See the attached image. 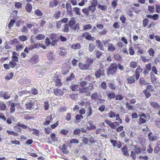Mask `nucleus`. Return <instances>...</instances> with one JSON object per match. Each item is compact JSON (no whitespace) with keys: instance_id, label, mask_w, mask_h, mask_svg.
<instances>
[{"instance_id":"f257e3e1","label":"nucleus","mask_w":160,"mask_h":160,"mask_svg":"<svg viewBox=\"0 0 160 160\" xmlns=\"http://www.w3.org/2000/svg\"><path fill=\"white\" fill-rule=\"evenodd\" d=\"M117 70V65L116 63H112L110 65L108 68V73L110 75H113Z\"/></svg>"},{"instance_id":"f03ea898","label":"nucleus","mask_w":160,"mask_h":160,"mask_svg":"<svg viewBox=\"0 0 160 160\" xmlns=\"http://www.w3.org/2000/svg\"><path fill=\"white\" fill-rule=\"evenodd\" d=\"M11 43L12 45H16V48L17 51L21 50L22 48V45L17 40V39H14L11 41Z\"/></svg>"},{"instance_id":"7ed1b4c3","label":"nucleus","mask_w":160,"mask_h":160,"mask_svg":"<svg viewBox=\"0 0 160 160\" xmlns=\"http://www.w3.org/2000/svg\"><path fill=\"white\" fill-rule=\"evenodd\" d=\"M47 58L50 61L52 62L55 60L56 55L53 52H49L47 55Z\"/></svg>"},{"instance_id":"20e7f679","label":"nucleus","mask_w":160,"mask_h":160,"mask_svg":"<svg viewBox=\"0 0 160 160\" xmlns=\"http://www.w3.org/2000/svg\"><path fill=\"white\" fill-rule=\"evenodd\" d=\"M52 79L54 82L55 86L59 87L62 85L61 81L58 77L54 76L52 78Z\"/></svg>"},{"instance_id":"39448f33","label":"nucleus","mask_w":160,"mask_h":160,"mask_svg":"<svg viewBox=\"0 0 160 160\" xmlns=\"http://www.w3.org/2000/svg\"><path fill=\"white\" fill-rule=\"evenodd\" d=\"M105 75L104 70L103 69H99L97 70L95 73V77L98 78H100L101 76H103Z\"/></svg>"},{"instance_id":"423d86ee","label":"nucleus","mask_w":160,"mask_h":160,"mask_svg":"<svg viewBox=\"0 0 160 160\" xmlns=\"http://www.w3.org/2000/svg\"><path fill=\"white\" fill-rule=\"evenodd\" d=\"M53 91L54 94L57 96H62L64 94V92L62 90L57 88H54Z\"/></svg>"},{"instance_id":"0eeeda50","label":"nucleus","mask_w":160,"mask_h":160,"mask_svg":"<svg viewBox=\"0 0 160 160\" xmlns=\"http://www.w3.org/2000/svg\"><path fill=\"white\" fill-rule=\"evenodd\" d=\"M33 103L34 102L32 100H30V102L25 104V108L28 110H31L34 108V104Z\"/></svg>"},{"instance_id":"6e6552de","label":"nucleus","mask_w":160,"mask_h":160,"mask_svg":"<svg viewBox=\"0 0 160 160\" xmlns=\"http://www.w3.org/2000/svg\"><path fill=\"white\" fill-rule=\"evenodd\" d=\"M39 60L38 57L37 55H34L30 60V62L32 64L37 63Z\"/></svg>"},{"instance_id":"1a4fd4ad","label":"nucleus","mask_w":160,"mask_h":160,"mask_svg":"<svg viewBox=\"0 0 160 160\" xmlns=\"http://www.w3.org/2000/svg\"><path fill=\"white\" fill-rule=\"evenodd\" d=\"M142 69L140 67H138L137 68L135 72V78L137 80L140 76V74L142 72Z\"/></svg>"},{"instance_id":"9d476101","label":"nucleus","mask_w":160,"mask_h":160,"mask_svg":"<svg viewBox=\"0 0 160 160\" xmlns=\"http://www.w3.org/2000/svg\"><path fill=\"white\" fill-rule=\"evenodd\" d=\"M79 67L81 70H88L90 68L89 65L87 63L83 64L82 63H79Z\"/></svg>"},{"instance_id":"9b49d317","label":"nucleus","mask_w":160,"mask_h":160,"mask_svg":"<svg viewBox=\"0 0 160 160\" xmlns=\"http://www.w3.org/2000/svg\"><path fill=\"white\" fill-rule=\"evenodd\" d=\"M59 3L60 2L58 0H52L50 3L49 7L53 8L57 6Z\"/></svg>"},{"instance_id":"f8f14e48","label":"nucleus","mask_w":160,"mask_h":160,"mask_svg":"<svg viewBox=\"0 0 160 160\" xmlns=\"http://www.w3.org/2000/svg\"><path fill=\"white\" fill-rule=\"evenodd\" d=\"M135 76L134 74L132 76H130L127 78V81L128 83L129 84L134 83L135 82Z\"/></svg>"},{"instance_id":"ddd939ff","label":"nucleus","mask_w":160,"mask_h":160,"mask_svg":"<svg viewBox=\"0 0 160 160\" xmlns=\"http://www.w3.org/2000/svg\"><path fill=\"white\" fill-rule=\"evenodd\" d=\"M83 36L87 39L88 40H93V38L92 37L91 34L88 32H85L83 34Z\"/></svg>"},{"instance_id":"4468645a","label":"nucleus","mask_w":160,"mask_h":160,"mask_svg":"<svg viewBox=\"0 0 160 160\" xmlns=\"http://www.w3.org/2000/svg\"><path fill=\"white\" fill-rule=\"evenodd\" d=\"M146 16L148 18L153 19L154 20H157L159 18V16L158 14H154L153 15L147 14Z\"/></svg>"},{"instance_id":"2eb2a0df","label":"nucleus","mask_w":160,"mask_h":160,"mask_svg":"<svg viewBox=\"0 0 160 160\" xmlns=\"http://www.w3.org/2000/svg\"><path fill=\"white\" fill-rule=\"evenodd\" d=\"M121 150L124 155L126 156H129L128 149L126 146H124L123 147L121 148Z\"/></svg>"},{"instance_id":"dca6fc26","label":"nucleus","mask_w":160,"mask_h":160,"mask_svg":"<svg viewBox=\"0 0 160 160\" xmlns=\"http://www.w3.org/2000/svg\"><path fill=\"white\" fill-rule=\"evenodd\" d=\"M59 54L62 56H64L66 55L67 52L66 51L62 48H60L58 49Z\"/></svg>"},{"instance_id":"f3484780","label":"nucleus","mask_w":160,"mask_h":160,"mask_svg":"<svg viewBox=\"0 0 160 160\" xmlns=\"http://www.w3.org/2000/svg\"><path fill=\"white\" fill-rule=\"evenodd\" d=\"M80 87L79 85L75 84L72 85L71 86V88L72 91L76 92L79 91Z\"/></svg>"},{"instance_id":"a211bd4d","label":"nucleus","mask_w":160,"mask_h":160,"mask_svg":"<svg viewBox=\"0 0 160 160\" xmlns=\"http://www.w3.org/2000/svg\"><path fill=\"white\" fill-rule=\"evenodd\" d=\"M150 104L155 109H158L160 108V106L156 102H150Z\"/></svg>"},{"instance_id":"6ab92c4d","label":"nucleus","mask_w":160,"mask_h":160,"mask_svg":"<svg viewBox=\"0 0 160 160\" xmlns=\"http://www.w3.org/2000/svg\"><path fill=\"white\" fill-rule=\"evenodd\" d=\"M92 109L91 106L87 107V112L86 113L87 117H90L92 114Z\"/></svg>"},{"instance_id":"aec40b11","label":"nucleus","mask_w":160,"mask_h":160,"mask_svg":"<svg viewBox=\"0 0 160 160\" xmlns=\"http://www.w3.org/2000/svg\"><path fill=\"white\" fill-rule=\"evenodd\" d=\"M152 134V133L151 132H150L148 134V137L150 141H153L156 140L157 138L156 136L154 135H151Z\"/></svg>"},{"instance_id":"412c9836","label":"nucleus","mask_w":160,"mask_h":160,"mask_svg":"<svg viewBox=\"0 0 160 160\" xmlns=\"http://www.w3.org/2000/svg\"><path fill=\"white\" fill-rule=\"evenodd\" d=\"M116 49L115 46L111 43H110L108 46V50L110 52H113Z\"/></svg>"},{"instance_id":"4be33fe9","label":"nucleus","mask_w":160,"mask_h":160,"mask_svg":"<svg viewBox=\"0 0 160 160\" xmlns=\"http://www.w3.org/2000/svg\"><path fill=\"white\" fill-rule=\"evenodd\" d=\"M32 7L31 4L28 3L26 4L25 7V9L29 13L32 10Z\"/></svg>"},{"instance_id":"5701e85b","label":"nucleus","mask_w":160,"mask_h":160,"mask_svg":"<svg viewBox=\"0 0 160 160\" xmlns=\"http://www.w3.org/2000/svg\"><path fill=\"white\" fill-rule=\"evenodd\" d=\"M75 19L76 18H71L70 20L68 22V25L70 27H72V26L75 24L76 22Z\"/></svg>"},{"instance_id":"b1692460","label":"nucleus","mask_w":160,"mask_h":160,"mask_svg":"<svg viewBox=\"0 0 160 160\" xmlns=\"http://www.w3.org/2000/svg\"><path fill=\"white\" fill-rule=\"evenodd\" d=\"M133 150L137 154H139L141 152V148H139L137 145H135L133 149Z\"/></svg>"},{"instance_id":"393cba45","label":"nucleus","mask_w":160,"mask_h":160,"mask_svg":"<svg viewBox=\"0 0 160 160\" xmlns=\"http://www.w3.org/2000/svg\"><path fill=\"white\" fill-rule=\"evenodd\" d=\"M108 85L109 88L113 90H114L116 89L117 86L113 82H111L108 83Z\"/></svg>"},{"instance_id":"a878e982","label":"nucleus","mask_w":160,"mask_h":160,"mask_svg":"<svg viewBox=\"0 0 160 160\" xmlns=\"http://www.w3.org/2000/svg\"><path fill=\"white\" fill-rule=\"evenodd\" d=\"M139 83L141 85H147L148 83L147 82L145 81V79L143 77L140 78L139 80Z\"/></svg>"},{"instance_id":"bb28decb","label":"nucleus","mask_w":160,"mask_h":160,"mask_svg":"<svg viewBox=\"0 0 160 160\" xmlns=\"http://www.w3.org/2000/svg\"><path fill=\"white\" fill-rule=\"evenodd\" d=\"M138 66V62H137L132 61L130 63V66L131 68H135Z\"/></svg>"},{"instance_id":"cd10ccee","label":"nucleus","mask_w":160,"mask_h":160,"mask_svg":"<svg viewBox=\"0 0 160 160\" xmlns=\"http://www.w3.org/2000/svg\"><path fill=\"white\" fill-rule=\"evenodd\" d=\"M89 13H93L96 10V7L94 6L91 5L88 7Z\"/></svg>"},{"instance_id":"c85d7f7f","label":"nucleus","mask_w":160,"mask_h":160,"mask_svg":"<svg viewBox=\"0 0 160 160\" xmlns=\"http://www.w3.org/2000/svg\"><path fill=\"white\" fill-rule=\"evenodd\" d=\"M107 96L109 99H111L115 97V94L114 92H111L108 93Z\"/></svg>"},{"instance_id":"c756f323","label":"nucleus","mask_w":160,"mask_h":160,"mask_svg":"<svg viewBox=\"0 0 160 160\" xmlns=\"http://www.w3.org/2000/svg\"><path fill=\"white\" fill-rule=\"evenodd\" d=\"M67 146L65 144H63L61 148V150L63 153L67 154L68 153V151H67Z\"/></svg>"},{"instance_id":"7c9ffc66","label":"nucleus","mask_w":160,"mask_h":160,"mask_svg":"<svg viewBox=\"0 0 160 160\" xmlns=\"http://www.w3.org/2000/svg\"><path fill=\"white\" fill-rule=\"evenodd\" d=\"M73 11L76 14L79 16L80 15L81 13L80 12V9L78 8H73Z\"/></svg>"},{"instance_id":"2f4dec72","label":"nucleus","mask_w":160,"mask_h":160,"mask_svg":"<svg viewBox=\"0 0 160 160\" xmlns=\"http://www.w3.org/2000/svg\"><path fill=\"white\" fill-rule=\"evenodd\" d=\"M47 119H49V120H46L45 122L44 123V125H48L49 124L51 121H52V115H50V116H48L47 118Z\"/></svg>"},{"instance_id":"473e14b6","label":"nucleus","mask_w":160,"mask_h":160,"mask_svg":"<svg viewBox=\"0 0 160 160\" xmlns=\"http://www.w3.org/2000/svg\"><path fill=\"white\" fill-rule=\"evenodd\" d=\"M35 38L37 40H41L44 39L45 38V36L42 34H39L37 35Z\"/></svg>"},{"instance_id":"72a5a7b5","label":"nucleus","mask_w":160,"mask_h":160,"mask_svg":"<svg viewBox=\"0 0 160 160\" xmlns=\"http://www.w3.org/2000/svg\"><path fill=\"white\" fill-rule=\"evenodd\" d=\"M18 39L21 41L24 42L27 40V37L25 35H21L18 37Z\"/></svg>"},{"instance_id":"f704fd0d","label":"nucleus","mask_w":160,"mask_h":160,"mask_svg":"<svg viewBox=\"0 0 160 160\" xmlns=\"http://www.w3.org/2000/svg\"><path fill=\"white\" fill-rule=\"evenodd\" d=\"M109 117L110 118H113L116 116V113L112 111H110L108 113Z\"/></svg>"},{"instance_id":"c9c22d12","label":"nucleus","mask_w":160,"mask_h":160,"mask_svg":"<svg viewBox=\"0 0 160 160\" xmlns=\"http://www.w3.org/2000/svg\"><path fill=\"white\" fill-rule=\"evenodd\" d=\"M148 52L149 55L150 56H152V57H154L155 53V52L153 49L152 48L150 49L148 51Z\"/></svg>"},{"instance_id":"e433bc0d","label":"nucleus","mask_w":160,"mask_h":160,"mask_svg":"<svg viewBox=\"0 0 160 160\" xmlns=\"http://www.w3.org/2000/svg\"><path fill=\"white\" fill-rule=\"evenodd\" d=\"M95 48V45L92 43H91L89 45L88 49L89 51L92 52Z\"/></svg>"},{"instance_id":"4c0bfd02","label":"nucleus","mask_w":160,"mask_h":160,"mask_svg":"<svg viewBox=\"0 0 160 160\" xmlns=\"http://www.w3.org/2000/svg\"><path fill=\"white\" fill-rule=\"evenodd\" d=\"M70 28L74 31H78L80 29L79 24L78 23L74 25V26H72Z\"/></svg>"},{"instance_id":"58836bf2","label":"nucleus","mask_w":160,"mask_h":160,"mask_svg":"<svg viewBox=\"0 0 160 160\" xmlns=\"http://www.w3.org/2000/svg\"><path fill=\"white\" fill-rule=\"evenodd\" d=\"M101 87L103 90H106L107 88L106 83L104 81L102 82L101 84Z\"/></svg>"},{"instance_id":"ea45409f","label":"nucleus","mask_w":160,"mask_h":160,"mask_svg":"<svg viewBox=\"0 0 160 160\" xmlns=\"http://www.w3.org/2000/svg\"><path fill=\"white\" fill-rule=\"evenodd\" d=\"M143 92L145 95L146 98H148L151 96L149 92L146 89L144 90L143 91Z\"/></svg>"},{"instance_id":"a19ab883","label":"nucleus","mask_w":160,"mask_h":160,"mask_svg":"<svg viewBox=\"0 0 160 160\" xmlns=\"http://www.w3.org/2000/svg\"><path fill=\"white\" fill-rule=\"evenodd\" d=\"M88 7L87 8H85L82 9V12L84 13L87 16H88L89 14V12L88 9Z\"/></svg>"},{"instance_id":"79ce46f5","label":"nucleus","mask_w":160,"mask_h":160,"mask_svg":"<svg viewBox=\"0 0 160 160\" xmlns=\"http://www.w3.org/2000/svg\"><path fill=\"white\" fill-rule=\"evenodd\" d=\"M98 8L103 11L106 10L107 9V7L106 6L102 5L101 4H98Z\"/></svg>"},{"instance_id":"37998d69","label":"nucleus","mask_w":160,"mask_h":160,"mask_svg":"<svg viewBox=\"0 0 160 160\" xmlns=\"http://www.w3.org/2000/svg\"><path fill=\"white\" fill-rule=\"evenodd\" d=\"M140 57L141 60L144 62H148L150 60L149 59H147L146 57V56L141 55L140 56Z\"/></svg>"},{"instance_id":"c03bdc74","label":"nucleus","mask_w":160,"mask_h":160,"mask_svg":"<svg viewBox=\"0 0 160 160\" xmlns=\"http://www.w3.org/2000/svg\"><path fill=\"white\" fill-rule=\"evenodd\" d=\"M15 111V104L12 103L11 105L10 113H13Z\"/></svg>"},{"instance_id":"a18cd8bd","label":"nucleus","mask_w":160,"mask_h":160,"mask_svg":"<svg viewBox=\"0 0 160 160\" xmlns=\"http://www.w3.org/2000/svg\"><path fill=\"white\" fill-rule=\"evenodd\" d=\"M98 93L97 92L94 93L91 96V98L92 99L96 100L98 98Z\"/></svg>"},{"instance_id":"49530a36","label":"nucleus","mask_w":160,"mask_h":160,"mask_svg":"<svg viewBox=\"0 0 160 160\" xmlns=\"http://www.w3.org/2000/svg\"><path fill=\"white\" fill-rule=\"evenodd\" d=\"M6 108V106L3 102H1L0 103V109L5 110Z\"/></svg>"},{"instance_id":"de8ad7c7","label":"nucleus","mask_w":160,"mask_h":160,"mask_svg":"<svg viewBox=\"0 0 160 160\" xmlns=\"http://www.w3.org/2000/svg\"><path fill=\"white\" fill-rule=\"evenodd\" d=\"M146 90H148L149 91L153 92L154 91V88L152 85H148L146 87Z\"/></svg>"},{"instance_id":"09e8293b","label":"nucleus","mask_w":160,"mask_h":160,"mask_svg":"<svg viewBox=\"0 0 160 160\" xmlns=\"http://www.w3.org/2000/svg\"><path fill=\"white\" fill-rule=\"evenodd\" d=\"M93 61V59L91 58H88L86 60V63L89 65V66H90L92 63Z\"/></svg>"},{"instance_id":"8fccbe9b","label":"nucleus","mask_w":160,"mask_h":160,"mask_svg":"<svg viewBox=\"0 0 160 160\" xmlns=\"http://www.w3.org/2000/svg\"><path fill=\"white\" fill-rule=\"evenodd\" d=\"M32 94L33 95L37 94L38 93V91L35 88H32L31 91H30Z\"/></svg>"},{"instance_id":"3c124183","label":"nucleus","mask_w":160,"mask_h":160,"mask_svg":"<svg viewBox=\"0 0 160 160\" xmlns=\"http://www.w3.org/2000/svg\"><path fill=\"white\" fill-rule=\"evenodd\" d=\"M83 118V116L80 115V114H77L75 118L76 120H78L79 121L77 122V123L79 122V121L82 119Z\"/></svg>"},{"instance_id":"603ef678","label":"nucleus","mask_w":160,"mask_h":160,"mask_svg":"<svg viewBox=\"0 0 160 160\" xmlns=\"http://www.w3.org/2000/svg\"><path fill=\"white\" fill-rule=\"evenodd\" d=\"M74 77L75 76L74 74L72 73L71 74L70 76L67 78L66 80L68 81H71L74 79Z\"/></svg>"},{"instance_id":"864d4df0","label":"nucleus","mask_w":160,"mask_h":160,"mask_svg":"<svg viewBox=\"0 0 160 160\" xmlns=\"http://www.w3.org/2000/svg\"><path fill=\"white\" fill-rule=\"evenodd\" d=\"M148 19L147 18L144 19L142 21L143 26L144 27H145L147 26L148 23Z\"/></svg>"},{"instance_id":"5fc2aeb1","label":"nucleus","mask_w":160,"mask_h":160,"mask_svg":"<svg viewBox=\"0 0 160 160\" xmlns=\"http://www.w3.org/2000/svg\"><path fill=\"white\" fill-rule=\"evenodd\" d=\"M80 83L79 84V87H83L85 86H86L88 83V82H86L85 81H81V82H79Z\"/></svg>"},{"instance_id":"6e6d98bb","label":"nucleus","mask_w":160,"mask_h":160,"mask_svg":"<svg viewBox=\"0 0 160 160\" xmlns=\"http://www.w3.org/2000/svg\"><path fill=\"white\" fill-rule=\"evenodd\" d=\"M13 76V74L12 72L10 73L8 75L5 77L6 80H9L11 79Z\"/></svg>"},{"instance_id":"4d7b16f0","label":"nucleus","mask_w":160,"mask_h":160,"mask_svg":"<svg viewBox=\"0 0 160 160\" xmlns=\"http://www.w3.org/2000/svg\"><path fill=\"white\" fill-rule=\"evenodd\" d=\"M51 139H52V141L54 142H55L56 141H57V138L56 137V135L54 133H52L50 135Z\"/></svg>"},{"instance_id":"13d9d810","label":"nucleus","mask_w":160,"mask_h":160,"mask_svg":"<svg viewBox=\"0 0 160 160\" xmlns=\"http://www.w3.org/2000/svg\"><path fill=\"white\" fill-rule=\"evenodd\" d=\"M72 47L73 49H77L80 48L81 45L79 43H76L74 45H72Z\"/></svg>"},{"instance_id":"bf43d9fd","label":"nucleus","mask_w":160,"mask_h":160,"mask_svg":"<svg viewBox=\"0 0 160 160\" xmlns=\"http://www.w3.org/2000/svg\"><path fill=\"white\" fill-rule=\"evenodd\" d=\"M34 13L36 15L38 16H42V12L38 9L35 10Z\"/></svg>"},{"instance_id":"052dcab7","label":"nucleus","mask_w":160,"mask_h":160,"mask_svg":"<svg viewBox=\"0 0 160 160\" xmlns=\"http://www.w3.org/2000/svg\"><path fill=\"white\" fill-rule=\"evenodd\" d=\"M92 26L90 24L86 25L83 27V29L85 30H86L88 29H90L92 28Z\"/></svg>"},{"instance_id":"680f3d73","label":"nucleus","mask_w":160,"mask_h":160,"mask_svg":"<svg viewBox=\"0 0 160 160\" xmlns=\"http://www.w3.org/2000/svg\"><path fill=\"white\" fill-rule=\"evenodd\" d=\"M153 149L152 148L150 145H149L147 147V151L148 153H151L153 151Z\"/></svg>"},{"instance_id":"e2e57ef3","label":"nucleus","mask_w":160,"mask_h":160,"mask_svg":"<svg viewBox=\"0 0 160 160\" xmlns=\"http://www.w3.org/2000/svg\"><path fill=\"white\" fill-rule=\"evenodd\" d=\"M69 25L68 24H66L64 25V28L63 31L64 32H68L69 31Z\"/></svg>"},{"instance_id":"0e129e2a","label":"nucleus","mask_w":160,"mask_h":160,"mask_svg":"<svg viewBox=\"0 0 160 160\" xmlns=\"http://www.w3.org/2000/svg\"><path fill=\"white\" fill-rule=\"evenodd\" d=\"M110 142L112 143L113 147L115 148L116 147L118 142L117 141L112 139H111L110 140Z\"/></svg>"},{"instance_id":"69168bd1","label":"nucleus","mask_w":160,"mask_h":160,"mask_svg":"<svg viewBox=\"0 0 160 160\" xmlns=\"http://www.w3.org/2000/svg\"><path fill=\"white\" fill-rule=\"evenodd\" d=\"M70 143L71 144H78L79 143V141L76 139H72L70 140Z\"/></svg>"},{"instance_id":"338daca9","label":"nucleus","mask_w":160,"mask_h":160,"mask_svg":"<svg viewBox=\"0 0 160 160\" xmlns=\"http://www.w3.org/2000/svg\"><path fill=\"white\" fill-rule=\"evenodd\" d=\"M92 6H94L95 7L98 4V2L97 0H92L91 2Z\"/></svg>"},{"instance_id":"774afa93","label":"nucleus","mask_w":160,"mask_h":160,"mask_svg":"<svg viewBox=\"0 0 160 160\" xmlns=\"http://www.w3.org/2000/svg\"><path fill=\"white\" fill-rule=\"evenodd\" d=\"M17 65V63L13 61H10L9 63V67L12 68L14 67Z\"/></svg>"}]
</instances>
